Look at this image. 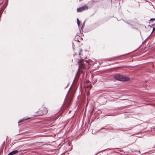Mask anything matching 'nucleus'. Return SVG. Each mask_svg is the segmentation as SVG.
Here are the masks:
<instances>
[{
    "instance_id": "obj_1",
    "label": "nucleus",
    "mask_w": 155,
    "mask_h": 155,
    "mask_svg": "<svg viewBox=\"0 0 155 155\" xmlns=\"http://www.w3.org/2000/svg\"><path fill=\"white\" fill-rule=\"evenodd\" d=\"M48 112L47 109L45 107H42L37 112L38 115L39 116L43 115L46 114Z\"/></svg>"
},
{
    "instance_id": "obj_2",
    "label": "nucleus",
    "mask_w": 155,
    "mask_h": 155,
    "mask_svg": "<svg viewBox=\"0 0 155 155\" xmlns=\"http://www.w3.org/2000/svg\"><path fill=\"white\" fill-rule=\"evenodd\" d=\"M117 80L120 81H127L129 80V78L127 77H124L120 74H118L116 76Z\"/></svg>"
},
{
    "instance_id": "obj_3",
    "label": "nucleus",
    "mask_w": 155,
    "mask_h": 155,
    "mask_svg": "<svg viewBox=\"0 0 155 155\" xmlns=\"http://www.w3.org/2000/svg\"><path fill=\"white\" fill-rule=\"evenodd\" d=\"M88 9V7L86 5H84L83 6L77 9V12H81L85 10Z\"/></svg>"
},
{
    "instance_id": "obj_4",
    "label": "nucleus",
    "mask_w": 155,
    "mask_h": 155,
    "mask_svg": "<svg viewBox=\"0 0 155 155\" xmlns=\"http://www.w3.org/2000/svg\"><path fill=\"white\" fill-rule=\"evenodd\" d=\"M18 152V150H15L10 153L8 155H13L17 153Z\"/></svg>"
},
{
    "instance_id": "obj_5",
    "label": "nucleus",
    "mask_w": 155,
    "mask_h": 155,
    "mask_svg": "<svg viewBox=\"0 0 155 155\" xmlns=\"http://www.w3.org/2000/svg\"><path fill=\"white\" fill-rule=\"evenodd\" d=\"M80 66L82 69L85 68V64L84 63H81Z\"/></svg>"
},
{
    "instance_id": "obj_6",
    "label": "nucleus",
    "mask_w": 155,
    "mask_h": 155,
    "mask_svg": "<svg viewBox=\"0 0 155 155\" xmlns=\"http://www.w3.org/2000/svg\"><path fill=\"white\" fill-rule=\"evenodd\" d=\"M77 22L78 25L79 26L80 25V22L78 18L77 19Z\"/></svg>"
},
{
    "instance_id": "obj_7",
    "label": "nucleus",
    "mask_w": 155,
    "mask_h": 155,
    "mask_svg": "<svg viewBox=\"0 0 155 155\" xmlns=\"http://www.w3.org/2000/svg\"><path fill=\"white\" fill-rule=\"evenodd\" d=\"M155 20V18H151L150 19V21H154Z\"/></svg>"
},
{
    "instance_id": "obj_8",
    "label": "nucleus",
    "mask_w": 155,
    "mask_h": 155,
    "mask_svg": "<svg viewBox=\"0 0 155 155\" xmlns=\"http://www.w3.org/2000/svg\"><path fill=\"white\" fill-rule=\"evenodd\" d=\"M104 129V128H102L98 130V132H99V131H100L102 129Z\"/></svg>"
},
{
    "instance_id": "obj_9",
    "label": "nucleus",
    "mask_w": 155,
    "mask_h": 155,
    "mask_svg": "<svg viewBox=\"0 0 155 155\" xmlns=\"http://www.w3.org/2000/svg\"><path fill=\"white\" fill-rule=\"evenodd\" d=\"M104 129V128H102L98 130V132H99V131H100L102 129Z\"/></svg>"
},
{
    "instance_id": "obj_10",
    "label": "nucleus",
    "mask_w": 155,
    "mask_h": 155,
    "mask_svg": "<svg viewBox=\"0 0 155 155\" xmlns=\"http://www.w3.org/2000/svg\"><path fill=\"white\" fill-rule=\"evenodd\" d=\"M27 119H26V120H27ZM26 120V119L25 120H21L20 121H19V122H18V123H20V122H21L24 121L25 120Z\"/></svg>"
},
{
    "instance_id": "obj_11",
    "label": "nucleus",
    "mask_w": 155,
    "mask_h": 155,
    "mask_svg": "<svg viewBox=\"0 0 155 155\" xmlns=\"http://www.w3.org/2000/svg\"><path fill=\"white\" fill-rule=\"evenodd\" d=\"M92 133L93 134H95V132H94L93 131H92Z\"/></svg>"
},
{
    "instance_id": "obj_12",
    "label": "nucleus",
    "mask_w": 155,
    "mask_h": 155,
    "mask_svg": "<svg viewBox=\"0 0 155 155\" xmlns=\"http://www.w3.org/2000/svg\"><path fill=\"white\" fill-rule=\"evenodd\" d=\"M82 50H80V52L79 54H80L81 52H81H82Z\"/></svg>"
},
{
    "instance_id": "obj_13",
    "label": "nucleus",
    "mask_w": 155,
    "mask_h": 155,
    "mask_svg": "<svg viewBox=\"0 0 155 155\" xmlns=\"http://www.w3.org/2000/svg\"><path fill=\"white\" fill-rule=\"evenodd\" d=\"M87 95H89V93H87Z\"/></svg>"
},
{
    "instance_id": "obj_14",
    "label": "nucleus",
    "mask_w": 155,
    "mask_h": 155,
    "mask_svg": "<svg viewBox=\"0 0 155 155\" xmlns=\"http://www.w3.org/2000/svg\"><path fill=\"white\" fill-rule=\"evenodd\" d=\"M155 29V28H153V31H154Z\"/></svg>"
}]
</instances>
